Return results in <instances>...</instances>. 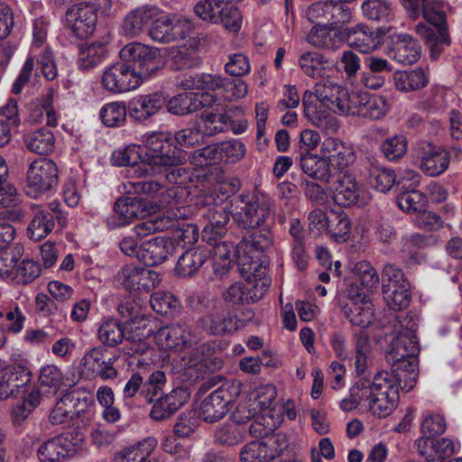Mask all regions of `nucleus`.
Masks as SVG:
<instances>
[{"label": "nucleus", "instance_id": "15", "mask_svg": "<svg viewBox=\"0 0 462 462\" xmlns=\"http://www.w3.org/2000/svg\"><path fill=\"white\" fill-rule=\"evenodd\" d=\"M97 20L95 7L85 2L75 4L66 11V25L75 36L80 39H85L93 33Z\"/></svg>", "mask_w": 462, "mask_h": 462}, {"label": "nucleus", "instance_id": "13", "mask_svg": "<svg viewBox=\"0 0 462 462\" xmlns=\"http://www.w3.org/2000/svg\"><path fill=\"white\" fill-rule=\"evenodd\" d=\"M141 83L140 74L124 61L107 67L101 78L102 87L111 93L128 92L138 88Z\"/></svg>", "mask_w": 462, "mask_h": 462}, {"label": "nucleus", "instance_id": "19", "mask_svg": "<svg viewBox=\"0 0 462 462\" xmlns=\"http://www.w3.org/2000/svg\"><path fill=\"white\" fill-rule=\"evenodd\" d=\"M154 338L161 348L174 349L180 353L196 343V336L190 329L179 323L161 328Z\"/></svg>", "mask_w": 462, "mask_h": 462}, {"label": "nucleus", "instance_id": "7", "mask_svg": "<svg viewBox=\"0 0 462 462\" xmlns=\"http://www.w3.org/2000/svg\"><path fill=\"white\" fill-rule=\"evenodd\" d=\"M194 25L190 19L177 14L158 15L149 27L148 34L152 41L170 43L186 39L193 32Z\"/></svg>", "mask_w": 462, "mask_h": 462}, {"label": "nucleus", "instance_id": "40", "mask_svg": "<svg viewBox=\"0 0 462 462\" xmlns=\"http://www.w3.org/2000/svg\"><path fill=\"white\" fill-rule=\"evenodd\" d=\"M354 338L356 372L358 375H363L372 362V345L365 331L355 334Z\"/></svg>", "mask_w": 462, "mask_h": 462}, {"label": "nucleus", "instance_id": "54", "mask_svg": "<svg viewBox=\"0 0 462 462\" xmlns=\"http://www.w3.org/2000/svg\"><path fill=\"white\" fill-rule=\"evenodd\" d=\"M365 405L368 406L370 411L378 417L388 416L395 408L399 400V393L397 390L390 389L386 393V397H374L364 399Z\"/></svg>", "mask_w": 462, "mask_h": 462}, {"label": "nucleus", "instance_id": "9", "mask_svg": "<svg viewBox=\"0 0 462 462\" xmlns=\"http://www.w3.org/2000/svg\"><path fill=\"white\" fill-rule=\"evenodd\" d=\"M117 359V356H107V350L102 346L92 347L79 362L80 376L86 379L99 377L103 381L115 379L118 375L115 367Z\"/></svg>", "mask_w": 462, "mask_h": 462}, {"label": "nucleus", "instance_id": "5", "mask_svg": "<svg viewBox=\"0 0 462 462\" xmlns=\"http://www.w3.org/2000/svg\"><path fill=\"white\" fill-rule=\"evenodd\" d=\"M120 58L140 74L142 80L157 71L161 64L160 50L138 42L125 45L120 51Z\"/></svg>", "mask_w": 462, "mask_h": 462}, {"label": "nucleus", "instance_id": "41", "mask_svg": "<svg viewBox=\"0 0 462 462\" xmlns=\"http://www.w3.org/2000/svg\"><path fill=\"white\" fill-rule=\"evenodd\" d=\"M345 89L338 84L327 79L315 84L313 94L317 98L316 102H319V105H326L333 112H336L339 96H341L342 91Z\"/></svg>", "mask_w": 462, "mask_h": 462}, {"label": "nucleus", "instance_id": "64", "mask_svg": "<svg viewBox=\"0 0 462 462\" xmlns=\"http://www.w3.org/2000/svg\"><path fill=\"white\" fill-rule=\"evenodd\" d=\"M199 227L192 223H182L179 225L172 235L174 246L185 248L193 245L199 239Z\"/></svg>", "mask_w": 462, "mask_h": 462}, {"label": "nucleus", "instance_id": "47", "mask_svg": "<svg viewBox=\"0 0 462 462\" xmlns=\"http://www.w3.org/2000/svg\"><path fill=\"white\" fill-rule=\"evenodd\" d=\"M64 377L60 367L54 365H46L42 367L39 375L41 389L46 395H55L60 389Z\"/></svg>", "mask_w": 462, "mask_h": 462}, {"label": "nucleus", "instance_id": "22", "mask_svg": "<svg viewBox=\"0 0 462 462\" xmlns=\"http://www.w3.org/2000/svg\"><path fill=\"white\" fill-rule=\"evenodd\" d=\"M214 100L208 93L183 92L169 100L167 109L171 114L184 116L210 106Z\"/></svg>", "mask_w": 462, "mask_h": 462}, {"label": "nucleus", "instance_id": "57", "mask_svg": "<svg viewBox=\"0 0 462 462\" xmlns=\"http://www.w3.org/2000/svg\"><path fill=\"white\" fill-rule=\"evenodd\" d=\"M351 222L348 216L344 213H333L327 234L337 243L346 242L350 236Z\"/></svg>", "mask_w": 462, "mask_h": 462}, {"label": "nucleus", "instance_id": "31", "mask_svg": "<svg viewBox=\"0 0 462 462\" xmlns=\"http://www.w3.org/2000/svg\"><path fill=\"white\" fill-rule=\"evenodd\" d=\"M418 340L413 328L400 332L393 340L387 353L389 363L400 362L404 358L418 355Z\"/></svg>", "mask_w": 462, "mask_h": 462}, {"label": "nucleus", "instance_id": "42", "mask_svg": "<svg viewBox=\"0 0 462 462\" xmlns=\"http://www.w3.org/2000/svg\"><path fill=\"white\" fill-rule=\"evenodd\" d=\"M29 151L37 154H49L55 147L54 135L48 128H41L29 133L24 138Z\"/></svg>", "mask_w": 462, "mask_h": 462}, {"label": "nucleus", "instance_id": "30", "mask_svg": "<svg viewBox=\"0 0 462 462\" xmlns=\"http://www.w3.org/2000/svg\"><path fill=\"white\" fill-rule=\"evenodd\" d=\"M388 55L401 64L410 65L419 60L420 46L411 35L397 34Z\"/></svg>", "mask_w": 462, "mask_h": 462}, {"label": "nucleus", "instance_id": "52", "mask_svg": "<svg viewBox=\"0 0 462 462\" xmlns=\"http://www.w3.org/2000/svg\"><path fill=\"white\" fill-rule=\"evenodd\" d=\"M366 98V92L362 93H349L346 89L343 90L337 103L336 112L342 115H361V108L364 106L365 99Z\"/></svg>", "mask_w": 462, "mask_h": 462}, {"label": "nucleus", "instance_id": "23", "mask_svg": "<svg viewBox=\"0 0 462 462\" xmlns=\"http://www.w3.org/2000/svg\"><path fill=\"white\" fill-rule=\"evenodd\" d=\"M111 161L116 166H129V174L139 178L146 175L150 171L146 164L143 148L136 144H131L123 150L115 151L112 153Z\"/></svg>", "mask_w": 462, "mask_h": 462}, {"label": "nucleus", "instance_id": "6", "mask_svg": "<svg viewBox=\"0 0 462 462\" xmlns=\"http://www.w3.org/2000/svg\"><path fill=\"white\" fill-rule=\"evenodd\" d=\"M239 394L238 383L228 382L222 384L202 401L199 411V418L209 423L221 420Z\"/></svg>", "mask_w": 462, "mask_h": 462}, {"label": "nucleus", "instance_id": "10", "mask_svg": "<svg viewBox=\"0 0 462 462\" xmlns=\"http://www.w3.org/2000/svg\"><path fill=\"white\" fill-rule=\"evenodd\" d=\"M146 164L149 166L168 167L175 166L180 160L177 156V150L171 143L168 133L153 132L143 139Z\"/></svg>", "mask_w": 462, "mask_h": 462}, {"label": "nucleus", "instance_id": "50", "mask_svg": "<svg viewBox=\"0 0 462 462\" xmlns=\"http://www.w3.org/2000/svg\"><path fill=\"white\" fill-rule=\"evenodd\" d=\"M128 326L125 339L134 344H139L138 347L133 348L134 351H143L145 347V340L152 334V327L143 317L131 319Z\"/></svg>", "mask_w": 462, "mask_h": 462}, {"label": "nucleus", "instance_id": "58", "mask_svg": "<svg viewBox=\"0 0 462 462\" xmlns=\"http://www.w3.org/2000/svg\"><path fill=\"white\" fill-rule=\"evenodd\" d=\"M126 107L124 103L112 102L105 105L99 116L103 124L108 127H119L126 120Z\"/></svg>", "mask_w": 462, "mask_h": 462}, {"label": "nucleus", "instance_id": "62", "mask_svg": "<svg viewBox=\"0 0 462 462\" xmlns=\"http://www.w3.org/2000/svg\"><path fill=\"white\" fill-rule=\"evenodd\" d=\"M190 162L197 167L217 164L221 162L218 143L207 145L195 150L189 155Z\"/></svg>", "mask_w": 462, "mask_h": 462}, {"label": "nucleus", "instance_id": "26", "mask_svg": "<svg viewBox=\"0 0 462 462\" xmlns=\"http://www.w3.org/2000/svg\"><path fill=\"white\" fill-rule=\"evenodd\" d=\"M416 446L419 454L428 462H443L455 452V444L448 438H420L416 440Z\"/></svg>", "mask_w": 462, "mask_h": 462}, {"label": "nucleus", "instance_id": "32", "mask_svg": "<svg viewBox=\"0 0 462 462\" xmlns=\"http://www.w3.org/2000/svg\"><path fill=\"white\" fill-rule=\"evenodd\" d=\"M69 433L50 439L38 449L41 462H60L72 450V442Z\"/></svg>", "mask_w": 462, "mask_h": 462}, {"label": "nucleus", "instance_id": "3", "mask_svg": "<svg viewBox=\"0 0 462 462\" xmlns=\"http://www.w3.org/2000/svg\"><path fill=\"white\" fill-rule=\"evenodd\" d=\"M230 205L235 207L230 211L234 219L244 228H255L265 225L275 214L273 199L258 190L232 198Z\"/></svg>", "mask_w": 462, "mask_h": 462}, {"label": "nucleus", "instance_id": "16", "mask_svg": "<svg viewBox=\"0 0 462 462\" xmlns=\"http://www.w3.org/2000/svg\"><path fill=\"white\" fill-rule=\"evenodd\" d=\"M316 101L313 92L306 90L302 97L305 117L324 133L335 134L338 129V123L333 110Z\"/></svg>", "mask_w": 462, "mask_h": 462}, {"label": "nucleus", "instance_id": "25", "mask_svg": "<svg viewBox=\"0 0 462 462\" xmlns=\"http://www.w3.org/2000/svg\"><path fill=\"white\" fill-rule=\"evenodd\" d=\"M203 330L211 335H224L238 328L236 315L230 310L215 309L212 312L199 319Z\"/></svg>", "mask_w": 462, "mask_h": 462}, {"label": "nucleus", "instance_id": "45", "mask_svg": "<svg viewBox=\"0 0 462 462\" xmlns=\"http://www.w3.org/2000/svg\"><path fill=\"white\" fill-rule=\"evenodd\" d=\"M97 337L104 346L116 347L125 340L126 331L122 323L115 319H109L100 324Z\"/></svg>", "mask_w": 462, "mask_h": 462}, {"label": "nucleus", "instance_id": "29", "mask_svg": "<svg viewBox=\"0 0 462 462\" xmlns=\"http://www.w3.org/2000/svg\"><path fill=\"white\" fill-rule=\"evenodd\" d=\"M449 162L450 154L446 149L429 143L420 155V169L426 175L436 177L447 171Z\"/></svg>", "mask_w": 462, "mask_h": 462}, {"label": "nucleus", "instance_id": "36", "mask_svg": "<svg viewBox=\"0 0 462 462\" xmlns=\"http://www.w3.org/2000/svg\"><path fill=\"white\" fill-rule=\"evenodd\" d=\"M124 185L128 193L145 194L151 198L161 197L160 200L163 203H170L177 197L175 189H168L165 194L162 184L154 180H128Z\"/></svg>", "mask_w": 462, "mask_h": 462}, {"label": "nucleus", "instance_id": "56", "mask_svg": "<svg viewBox=\"0 0 462 462\" xmlns=\"http://www.w3.org/2000/svg\"><path fill=\"white\" fill-rule=\"evenodd\" d=\"M361 108V117L378 120L385 116L389 110V105L385 97L366 93V98Z\"/></svg>", "mask_w": 462, "mask_h": 462}, {"label": "nucleus", "instance_id": "55", "mask_svg": "<svg viewBox=\"0 0 462 462\" xmlns=\"http://www.w3.org/2000/svg\"><path fill=\"white\" fill-rule=\"evenodd\" d=\"M384 299L393 310H402L409 306L411 300L410 282H406L396 286H389L383 290Z\"/></svg>", "mask_w": 462, "mask_h": 462}, {"label": "nucleus", "instance_id": "37", "mask_svg": "<svg viewBox=\"0 0 462 462\" xmlns=\"http://www.w3.org/2000/svg\"><path fill=\"white\" fill-rule=\"evenodd\" d=\"M208 255V252L200 247L187 250L179 257L175 270L180 276L191 277L202 267Z\"/></svg>", "mask_w": 462, "mask_h": 462}, {"label": "nucleus", "instance_id": "11", "mask_svg": "<svg viewBox=\"0 0 462 462\" xmlns=\"http://www.w3.org/2000/svg\"><path fill=\"white\" fill-rule=\"evenodd\" d=\"M175 223V218L169 215L152 216L134 226L132 233L121 240L120 249L125 255L134 256L138 259L139 240L151 234L174 227Z\"/></svg>", "mask_w": 462, "mask_h": 462}, {"label": "nucleus", "instance_id": "2", "mask_svg": "<svg viewBox=\"0 0 462 462\" xmlns=\"http://www.w3.org/2000/svg\"><path fill=\"white\" fill-rule=\"evenodd\" d=\"M272 242L273 235L270 230H259L238 244L236 251V263L244 279H251L254 276L268 277L265 251Z\"/></svg>", "mask_w": 462, "mask_h": 462}, {"label": "nucleus", "instance_id": "1", "mask_svg": "<svg viewBox=\"0 0 462 462\" xmlns=\"http://www.w3.org/2000/svg\"><path fill=\"white\" fill-rule=\"evenodd\" d=\"M419 5L420 14H421L434 29L419 23L415 27L416 32L425 40L431 58L438 59L451 42L445 12L448 5L445 0H419Z\"/></svg>", "mask_w": 462, "mask_h": 462}, {"label": "nucleus", "instance_id": "61", "mask_svg": "<svg viewBox=\"0 0 462 462\" xmlns=\"http://www.w3.org/2000/svg\"><path fill=\"white\" fill-rule=\"evenodd\" d=\"M243 432L239 425L235 422L224 423L215 430L214 439L222 446H234L243 440Z\"/></svg>", "mask_w": 462, "mask_h": 462}, {"label": "nucleus", "instance_id": "53", "mask_svg": "<svg viewBox=\"0 0 462 462\" xmlns=\"http://www.w3.org/2000/svg\"><path fill=\"white\" fill-rule=\"evenodd\" d=\"M309 43L315 47L335 50L338 47L339 40L337 33L324 25H315L307 36Z\"/></svg>", "mask_w": 462, "mask_h": 462}, {"label": "nucleus", "instance_id": "28", "mask_svg": "<svg viewBox=\"0 0 462 462\" xmlns=\"http://www.w3.org/2000/svg\"><path fill=\"white\" fill-rule=\"evenodd\" d=\"M275 444L274 437L266 441H252L241 449L240 459L242 462H270L282 452V448H278Z\"/></svg>", "mask_w": 462, "mask_h": 462}, {"label": "nucleus", "instance_id": "20", "mask_svg": "<svg viewBox=\"0 0 462 462\" xmlns=\"http://www.w3.org/2000/svg\"><path fill=\"white\" fill-rule=\"evenodd\" d=\"M210 346L200 343L196 337V343L190 347H185L180 354L182 364L185 368H196L200 373L215 372L221 367V361L218 358L207 356Z\"/></svg>", "mask_w": 462, "mask_h": 462}, {"label": "nucleus", "instance_id": "60", "mask_svg": "<svg viewBox=\"0 0 462 462\" xmlns=\"http://www.w3.org/2000/svg\"><path fill=\"white\" fill-rule=\"evenodd\" d=\"M150 303L153 310L162 315H172L180 308L179 300L171 292L156 291L151 295Z\"/></svg>", "mask_w": 462, "mask_h": 462}, {"label": "nucleus", "instance_id": "34", "mask_svg": "<svg viewBox=\"0 0 462 462\" xmlns=\"http://www.w3.org/2000/svg\"><path fill=\"white\" fill-rule=\"evenodd\" d=\"M358 387L361 390L359 394L363 399H369L374 397H386V393L390 389L397 390L398 386L393 379L390 378V374L386 371L377 373L370 383L368 381L360 380Z\"/></svg>", "mask_w": 462, "mask_h": 462}, {"label": "nucleus", "instance_id": "21", "mask_svg": "<svg viewBox=\"0 0 462 462\" xmlns=\"http://www.w3.org/2000/svg\"><path fill=\"white\" fill-rule=\"evenodd\" d=\"M175 251L171 238L156 236L140 245L138 260L147 266H153L165 262Z\"/></svg>", "mask_w": 462, "mask_h": 462}, {"label": "nucleus", "instance_id": "43", "mask_svg": "<svg viewBox=\"0 0 462 462\" xmlns=\"http://www.w3.org/2000/svg\"><path fill=\"white\" fill-rule=\"evenodd\" d=\"M235 207L230 205V199L224 206H216L209 208V222L204 227L203 233H211L217 236H221L226 232V226L229 221L230 212Z\"/></svg>", "mask_w": 462, "mask_h": 462}, {"label": "nucleus", "instance_id": "39", "mask_svg": "<svg viewBox=\"0 0 462 462\" xmlns=\"http://www.w3.org/2000/svg\"><path fill=\"white\" fill-rule=\"evenodd\" d=\"M115 211L126 222L134 218L143 217L149 213L147 202L138 197L124 196L115 203Z\"/></svg>", "mask_w": 462, "mask_h": 462}, {"label": "nucleus", "instance_id": "12", "mask_svg": "<svg viewBox=\"0 0 462 462\" xmlns=\"http://www.w3.org/2000/svg\"><path fill=\"white\" fill-rule=\"evenodd\" d=\"M245 280V283L234 282L222 292V299L226 303L244 305L255 302L263 298L271 284L269 277L254 276Z\"/></svg>", "mask_w": 462, "mask_h": 462}, {"label": "nucleus", "instance_id": "18", "mask_svg": "<svg viewBox=\"0 0 462 462\" xmlns=\"http://www.w3.org/2000/svg\"><path fill=\"white\" fill-rule=\"evenodd\" d=\"M160 10L150 5H142L129 11L120 26L121 32L127 38H135L144 33Z\"/></svg>", "mask_w": 462, "mask_h": 462}, {"label": "nucleus", "instance_id": "8", "mask_svg": "<svg viewBox=\"0 0 462 462\" xmlns=\"http://www.w3.org/2000/svg\"><path fill=\"white\" fill-rule=\"evenodd\" d=\"M345 317L352 325L366 328L372 324L374 316V305L365 291L352 284L340 301Z\"/></svg>", "mask_w": 462, "mask_h": 462}, {"label": "nucleus", "instance_id": "49", "mask_svg": "<svg viewBox=\"0 0 462 462\" xmlns=\"http://www.w3.org/2000/svg\"><path fill=\"white\" fill-rule=\"evenodd\" d=\"M156 439L148 438L136 446L126 448L117 453L113 462H140L151 454V450L156 446Z\"/></svg>", "mask_w": 462, "mask_h": 462}, {"label": "nucleus", "instance_id": "4", "mask_svg": "<svg viewBox=\"0 0 462 462\" xmlns=\"http://www.w3.org/2000/svg\"><path fill=\"white\" fill-rule=\"evenodd\" d=\"M59 183V169L56 162L48 158L32 161L26 171L25 194L34 199L54 192Z\"/></svg>", "mask_w": 462, "mask_h": 462}, {"label": "nucleus", "instance_id": "17", "mask_svg": "<svg viewBox=\"0 0 462 462\" xmlns=\"http://www.w3.org/2000/svg\"><path fill=\"white\" fill-rule=\"evenodd\" d=\"M320 154L326 158L329 168L344 171L356 161L354 147L337 138H325L320 146Z\"/></svg>", "mask_w": 462, "mask_h": 462}, {"label": "nucleus", "instance_id": "38", "mask_svg": "<svg viewBox=\"0 0 462 462\" xmlns=\"http://www.w3.org/2000/svg\"><path fill=\"white\" fill-rule=\"evenodd\" d=\"M395 88L401 92L417 91L424 88L428 79L422 69L398 70L393 74Z\"/></svg>", "mask_w": 462, "mask_h": 462}, {"label": "nucleus", "instance_id": "33", "mask_svg": "<svg viewBox=\"0 0 462 462\" xmlns=\"http://www.w3.org/2000/svg\"><path fill=\"white\" fill-rule=\"evenodd\" d=\"M298 164L306 175L315 180L328 182L330 180L331 169L321 154L300 152Z\"/></svg>", "mask_w": 462, "mask_h": 462}, {"label": "nucleus", "instance_id": "46", "mask_svg": "<svg viewBox=\"0 0 462 462\" xmlns=\"http://www.w3.org/2000/svg\"><path fill=\"white\" fill-rule=\"evenodd\" d=\"M327 60L317 51H305L298 60V64L302 72L312 79H319L326 74Z\"/></svg>", "mask_w": 462, "mask_h": 462}, {"label": "nucleus", "instance_id": "48", "mask_svg": "<svg viewBox=\"0 0 462 462\" xmlns=\"http://www.w3.org/2000/svg\"><path fill=\"white\" fill-rule=\"evenodd\" d=\"M54 226L53 216L51 217L46 209L38 208L28 226V236L32 240H41L52 231Z\"/></svg>", "mask_w": 462, "mask_h": 462}, {"label": "nucleus", "instance_id": "51", "mask_svg": "<svg viewBox=\"0 0 462 462\" xmlns=\"http://www.w3.org/2000/svg\"><path fill=\"white\" fill-rule=\"evenodd\" d=\"M106 57V50L101 44H88L80 48L78 66L80 70L88 71L99 65Z\"/></svg>", "mask_w": 462, "mask_h": 462}, {"label": "nucleus", "instance_id": "59", "mask_svg": "<svg viewBox=\"0 0 462 462\" xmlns=\"http://www.w3.org/2000/svg\"><path fill=\"white\" fill-rule=\"evenodd\" d=\"M362 11L366 18L379 22L389 21L393 16L391 3L387 0H366Z\"/></svg>", "mask_w": 462, "mask_h": 462}, {"label": "nucleus", "instance_id": "27", "mask_svg": "<svg viewBox=\"0 0 462 462\" xmlns=\"http://www.w3.org/2000/svg\"><path fill=\"white\" fill-rule=\"evenodd\" d=\"M344 33L351 45L363 53H370L381 45L379 33L364 23L346 28Z\"/></svg>", "mask_w": 462, "mask_h": 462}, {"label": "nucleus", "instance_id": "63", "mask_svg": "<svg viewBox=\"0 0 462 462\" xmlns=\"http://www.w3.org/2000/svg\"><path fill=\"white\" fill-rule=\"evenodd\" d=\"M425 196L415 189H409L397 198L398 207L407 213L420 212L426 204Z\"/></svg>", "mask_w": 462, "mask_h": 462}, {"label": "nucleus", "instance_id": "24", "mask_svg": "<svg viewBox=\"0 0 462 462\" xmlns=\"http://www.w3.org/2000/svg\"><path fill=\"white\" fill-rule=\"evenodd\" d=\"M165 105V97L155 92L134 97L129 104V116L134 121L143 123L159 113Z\"/></svg>", "mask_w": 462, "mask_h": 462}, {"label": "nucleus", "instance_id": "44", "mask_svg": "<svg viewBox=\"0 0 462 462\" xmlns=\"http://www.w3.org/2000/svg\"><path fill=\"white\" fill-rule=\"evenodd\" d=\"M223 132L222 126H214L212 129H201L199 124L179 130L175 133L176 142L184 147H191L203 142L206 135L210 136Z\"/></svg>", "mask_w": 462, "mask_h": 462}, {"label": "nucleus", "instance_id": "14", "mask_svg": "<svg viewBox=\"0 0 462 462\" xmlns=\"http://www.w3.org/2000/svg\"><path fill=\"white\" fill-rule=\"evenodd\" d=\"M118 282L129 291L149 292L162 279L158 273L134 264L125 265L117 273Z\"/></svg>", "mask_w": 462, "mask_h": 462}, {"label": "nucleus", "instance_id": "35", "mask_svg": "<svg viewBox=\"0 0 462 462\" xmlns=\"http://www.w3.org/2000/svg\"><path fill=\"white\" fill-rule=\"evenodd\" d=\"M359 198V187L356 178L346 172L337 179L335 183L334 200L343 207L356 204Z\"/></svg>", "mask_w": 462, "mask_h": 462}]
</instances>
